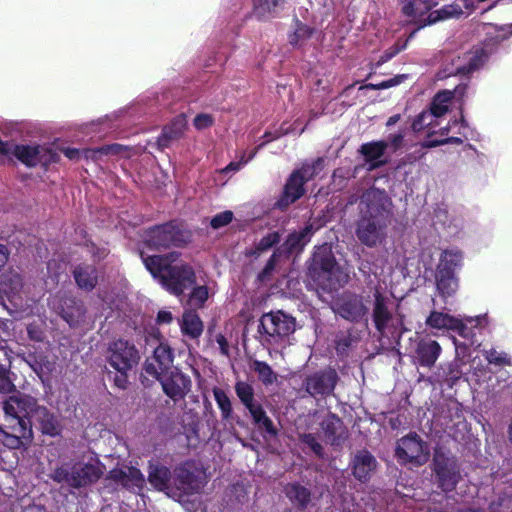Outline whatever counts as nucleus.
<instances>
[{
  "label": "nucleus",
  "mask_w": 512,
  "mask_h": 512,
  "mask_svg": "<svg viewBox=\"0 0 512 512\" xmlns=\"http://www.w3.org/2000/svg\"><path fill=\"white\" fill-rule=\"evenodd\" d=\"M12 148H13L12 142H3L0 140V158L11 157Z\"/></svg>",
  "instance_id": "obj_60"
},
{
  "label": "nucleus",
  "mask_w": 512,
  "mask_h": 512,
  "mask_svg": "<svg viewBox=\"0 0 512 512\" xmlns=\"http://www.w3.org/2000/svg\"><path fill=\"white\" fill-rule=\"evenodd\" d=\"M108 362L119 373H127L139 361V354L134 345L119 339L108 348Z\"/></svg>",
  "instance_id": "obj_10"
},
{
  "label": "nucleus",
  "mask_w": 512,
  "mask_h": 512,
  "mask_svg": "<svg viewBox=\"0 0 512 512\" xmlns=\"http://www.w3.org/2000/svg\"><path fill=\"white\" fill-rule=\"evenodd\" d=\"M253 370L258 374V378L265 385L272 384L276 381V374L273 372L272 368L265 362L258 360L254 361Z\"/></svg>",
  "instance_id": "obj_43"
},
{
  "label": "nucleus",
  "mask_w": 512,
  "mask_h": 512,
  "mask_svg": "<svg viewBox=\"0 0 512 512\" xmlns=\"http://www.w3.org/2000/svg\"><path fill=\"white\" fill-rule=\"evenodd\" d=\"M396 455L402 463L422 465L429 458V450L416 434H411L398 441Z\"/></svg>",
  "instance_id": "obj_11"
},
{
  "label": "nucleus",
  "mask_w": 512,
  "mask_h": 512,
  "mask_svg": "<svg viewBox=\"0 0 512 512\" xmlns=\"http://www.w3.org/2000/svg\"><path fill=\"white\" fill-rule=\"evenodd\" d=\"M110 478L128 489H141L144 476L139 469L129 466L116 467L110 471Z\"/></svg>",
  "instance_id": "obj_22"
},
{
  "label": "nucleus",
  "mask_w": 512,
  "mask_h": 512,
  "mask_svg": "<svg viewBox=\"0 0 512 512\" xmlns=\"http://www.w3.org/2000/svg\"><path fill=\"white\" fill-rule=\"evenodd\" d=\"M186 126L187 121L183 115L176 117L169 126L163 129L162 134L158 137V147L165 148L171 141L179 139L183 135Z\"/></svg>",
  "instance_id": "obj_29"
},
{
  "label": "nucleus",
  "mask_w": 512,
  "mask_h": 512,
  "mask_svg": "<svg viewBox=\"0 0 512 512\" xmlns=\"http://www.w3.org/2000/svg\"><path fill=\"white\" fill-rule=\"evenodd\" d=\"M64 153L69 159H77L80 155V151L74 148H67Z\"/></svg>",
  "instance_id": "obj_63"
},
{
  "label": "nucleus",
  "mask_w": 512,
  "mask_h": 512,
  "mask_svg": "<svg viewBox=\"0 0 512 512\" xmlns=\"http://www.w3.org/2000/svg\"><path fill=\"white\" fill-rule=\"evenodd\" d=\"M300 440L302 443L307 445L317 456H322V446L316 440L314 435L312 434H303L300 436Z\"/></svg>",
  "instance_id": "obj_52"
},
{
  "label": "nucleus",
  "mask_w": 512,
  "mask_h": 512,
  "mask_svg": "<svg viewBox=\"0 0 512 512\" xmlns=\"http://www.w3.org/2000/svg\"><path fill=\"white\" fill-rule=\"evenodd\" d=\"M391 205L387 194L379 189H370L363 194L361 218L356 227V236L363 245L373 248L385 243L392 215Z\"/></svg>",
  "instance_id": "obj_2"
},
{
  "label": "nucleus",
  "mask_w": 512,
  "mask_h": 512,
  "mask_svg": "<svg viewBox=\"0 0 512 512\" xmlns=\"http://www.w3.org/2000/svg\"><path fill=\"white\" fill-rule=\"evenodd\" d=\"M247 409L257 425L265 429V431L271 435L276 434V430L274 429L272 421L266 415V412L264 411L261 405L254 403L251 406L247 407Z\"/></svg>",
  "instance_id": "obj_38"
},
{
  "label": "nucleus",
  "mask_w": 512,
  "mask_h": 512,
  "mask_svg": "<svg viewBox=\"0 0 512 512\" xmlns=\"http://www.w3.org/2000/svg\"><path fill=\"white\" fill-rule=\"evenodd\" d=\"M176 241L174 227L172 225H162L157 226L149 231H147L144 235V245L145 248H143L140 251V256H142V253H144V257H150L151 255L148 254L147 250H155V251H161L162 249L168 248L171 245H173ZM171 253L163 256L159 255L162 258L169 257ZM152 256H155L154 254ZM143 258V257H141ZM144 261V259H142ZM145 264V262H143Z\"/></svg>",
  "instance_id": "obj_13"
},
{
  "label": "nucleus",
  "mask_w": 512,
  "mask_h": 512,
  "mask_svg": "<svg viewBox=\"0 0 512 512\" xmlns=\"http://www.w3.org/2000/svg\"><path fill=\"white\" fill-rule=\"evenodd\" d=\"M456 323V316L438 310H432L425 320L430 329L437 331H451Z\"/></svg>",
  "instance_id": "obj_31"
},
{
  "label": "nucleus",
  "mask_w": 512,
  "mask_h": 512,
  "mask_svg": "<svg viewBox=\"0 0 512 512\" xmlns=\"http://www.w3.org/2000/svg\"><path fill=\"white\" fill-rule=\"evenodd\" d=\"M489 52L484 48H476L465 56V63L455 68V73L468 74L479 69L487 61Z\"/></svg>",
  "instance_id": "obj_30"
},
{
  "label": "nucleus",
  "mask_w": 512,
  "mask_h": 512,
  "mask_svg": "<svg viewBox=\"0 0 512 512\" xmlns=\"http://www.w3.org/2000/svg\"><path fill=\"white\" fill-rule=\"evenodd\" d=\"M352 469L358 480L366 481L376 469V460L369 452L360 451L352 461Z\"/></svg>",
  "instance_id": "obj_26"
},
{
  "label": "nucleus",
  "mask_w": 512,
  "mask_h": 512,
  "mask_svg": "<svg viewBox=\"0 0 512 512\" xmlns=\"http://www.w3.org/2000/svg\"><path fill=\"white\" fill-rule=\"evenodd\" d=\"M408 39L402 44H395L393 47L388 49L384 55L381 56L380 63H384L388 60H390L392 57H394L396 54H398L400 51L405 49Z\"/></svg>",
  "instance_id": "obj_56"
},
{
  "label": "nucleus",
  "mask_w": 512,
  "mask_h": 512,
  "mask_svg": "<svg viewBox=\"0 0 512 512\" xmlns=\"http://www.w3.org/2000/svg\"><path fill=\"white\" fill-rule=\"evenodd\" d=\"M173 361L171 348L165 343H160L155 348L153 357L146 361L144 372L151 377L161 375V373L175 368Z\"/></svg>",
  "instance_id": "obj_18"
},
{
  "label": "nucleus",
  "mask_w": 512,
  "mask_h": 512,
  "mask_svg": "<svg viewBox=\"0 0 512 512\" xmlns=\"http://www.w3.org/2000/svg\"><path fill=\"white\" fill-rule=\"evenodd\" d=\"M434 224L447 229L449 233H454L457 230L455 219H452L445 209H437L434 214Z\"/></svg>",
  "instance_id": "obj_45"
},
{
  "label": "nucleus",
  "mask_w": 512,
  "mask_h": 512,
  "mask_svg": "<svg viewBox=\"0 0 512 512\" xmlns=\"http://www.w3.org/2000/svg\"><path fill=\"white\" fill-rule=\"evenodd\" d=\"M216 342L219 346L221 354L228 356L229 355V346H228L226 338L223 335L219 334L216 336Z\"/></svg>",
  "instance_id": "obj_59"
},
{
  "label": "nucleus",
  "mask_w": 512,
  "mask_h": 512,
  "mask_svg": "<svg viewBox=\"0 0 512 512\" xmlns=\"http://www.w3.org/2000/svg\"><path fill=\"white\" fill-rule=\"evenodd\" d=\"M103 474V467L97 460L87 463L77 462L57 467L50 478L57 483H65L71 488H81L96 482Z\"/></svg>",
  "instance_id": "obj_6"
},
{
  "label": "nucleus",
  "mask_w": 512,
  "mask_h": 512,
  "mask_svg": "<svg viewBox=\"0 0 512 512\" xmlns=\"http://www.w3.org/2000/svg\"><path fill=\"white\" fill-rule=\"evenodd\" d=\"M387 147L388 144L385 141L370 142L361 146L360 152L364 156L368 170H373L384 164L383 156Z\"/></svg>",
  "instance_id": "obj_27"
},
{
  "label": "nucleus",
  "mask_w": 512,
  "mask_h": 512,
  "mask_svg": "<svg viewBox=\"0 0 512 512\" xmlns=\"http://www.w3.org/2000/svg\"><path fill=\"white\" fill-rule=\"evenodd\" d=\"M375 305H374V322L379 331H382L386 326L389 319V311L386 306L385 297L379 292L378 289L375 290Z\"/></svg>",
  "instance_id": "obj_36"
},
{
  "label": "nucleus",
  "mask_w": 512,
  "mask_h": 512,
  "mask_svg": "<svg viewBox=\"0 0 512 512\" xmlns=\"http://www.w3.org/2000/svg\"><path fill=\"white\" fill-rule=\"evenodd\" d=\"M485 358L491 364L502 365L509 363L507 355L495 349L485 351Z\"/></svg>",
  "instance_id": "obj_51"
},
{
  "label": "nucleus",
  "mask_w": 512,
  "mask_h": 512,
  "mask_svg": "<svg viewBox=\"0 0 512 512\" xmlns=\"http://www.w3.org/2000/svg\"><path fill=\"white\" fill-rule=\"evenodd\" d=\"M122 146L119 145V144H113V145H108V146H105V147H102L101 149H99L98 151H96V153H100V154H119L121 151H122Z\"/></svg>",
  "instance_id": "obj_58"
},
{
  "label": "nucleus",
  "mask_w": 512,
  "mask_h": 512,
  "mask_svg": "<svg viewBox=\"0 0 512 512\" xmlns=\"http://www.w3.org/2000/svg\"><path fill=\"white\" fill-rule=\"evenodd\" d=\"M434 465L442 490H453L459 478V470L454 458L448 457L441 451L436 450L434 454Z\"/></svg>",
  "instance_id": "obj_16"
},
{
  "label": "nucleus",
  "mask_w": 512,
  "mask_h": 512,
  "mask_svg": "<svg viewBox=\"0 0 512 512\" xmlns=\"http://www.w3.org/2000/svg\"><path fill=\"white\" fill-rule=\"evenodd\" d=\"M437 290L443 298L453 296L458 289V279L455 274L436 273Z\"/></svg>",
  "instance_id": "obj_35"
},
{
  "label": "nucleus",
  "mask_w": 512,
  "mask_h": 512,
  "mask_svg": "<svg viewBox=\"0 0 512 512\" xmlns=\"http://www.w3.org/2000/svg\"><path fill=\"white\" fill-rule=\"evenodd\" d=\"M312 30L306 25H298L295 32L290 36V43L292 45H299L304 39L309 38Z\"/></svg>",
  "instance_id": "obj_48"
},
{
  "label": "nucleus",
  "mask_w": 512,
  "mask_h": 512,
  "mask_svg": "<svg viewBox=\"0 0 512 512\" xmlns=\"http://www.w3.org/2000/svg\"><path fill=\"white\" fill-rule=\"evenodd\" d=\"M152 377L161 383L164 393L174 401L184 398L190 390V378L178 368H173L161 373V375Z\"/></svg>",
  "instance_id": "obj_14"
},
{
  "label": "nucleus",
  "mask_w": 512,
  "mask_h": 512,
  "mask_svg": "<svg viewBox=\"0 0 512 512\" xmlns=\"http://www.w3.org/2000/svg\"><path fill=\"white\" fill-rule=\"evenodd\" d=\"M286 494L291 501L298 503L300 506H305L310 499V492L298 484L289 485L286 488Z\"/></svg>",
  "instance_id": "obj_41"
},
{
  "label": "nucleus",
  "mask_w": 512,
  "mask_h": 512,
  "mask_svg": "<svg viewBox=\"0 0 512 512\" xmlns=\"http://www.w3.org/2000/svg\"><path fill=\"white\" fill-rule=\"evenodd\" d=\"M309 274L317 286V293L324 301L326 299L320 290L327 293L336 291L346 284L349 278L348 274L336 263L329 244L317 247L309 268Z\"/></svg>",
  "instance_id": "obj_4"
},
{
  "label": "nucleus",
  "mask_w": 512,
  "mask_h": 512,
  "mask_svg": "<svg viewBox=\"0 0 512 512\" xmlns=\"http://www.w3.org/2000/svg\"><path fill=\"white\" fill-rule=\"evenodd\" d=\"M230 499L232 506L243 505L248 500V492L244 485L236 484L230 490Z\"/></svg>",
  "instance_id": "obj_46"
},
{
  "label": "nucleus",
  "mask_w": 512,
  "mask_h": 512,
  "mask_svg": "<svg viewBox=\"0 0 512 512\" xmlns=\"http://www.w3.org/2000/svg\"><path fill=\"white\" fill-rule=\"evenodd\" d=\"M23 288L21 276L14 271L3 274L0 278V294L7 296L8 299L14 298Z\"/></svg>",
  "instance_id": "obj_32"
},
{
  "label": "nucleus",
  "mask_w": 512,
  "mask_h": 512,
  "mask_svg": "<svg viewBox=\"0 0 512 512\" xmlns=\"http://www.w3.org/2000/svg\"><path fill=\"white\" fill-rule=\"evenodd\" d=\"M448 143L461 144L462 139L459 137H450V138H446L443 140H427L424 142L423 146L431 148V147H436V146H440V145H444V144H448Z\"/></svg>",
  "instance_id": "obj_55"
},
{
  "label": "nucleus",
  "mask_w": 512,
  "mask_h": 512,
  "mask_svg": "<svg viewBox=\"0 0 512 512\" xmlns=\"http://www.w3.org/2000/svg\"><path fill=\"white\" fill-rule=\"evenodd\" d=\"M441 346L435 340H422L416 349V358L419 365L432 367L441 354Z\"/></svg>",
  "instance_id": "obj_25"
},
{
  "label": "nucleus",
  "mask_w": 512,
  "mask_h": 512,
  "mask_svg": "<svg viewBox=\"0 0 512 512\" xmlns=\"http://www.w3.org/2000/svg\"><path fill=\"white\" fill-rule=\"evenodd\" d=\"M438 118L435 113L430 109L422 111L412 123V128L415 132H420L425 129H431L438 125Z\"/></svg>",
  "instance_id": "obj_39"
},
{
  "label": "nucleus",
  "mask_w": 512,
  "mask_h": 512,
  "mask_svg": "<svg viewBox=\"0 0 512 512\" xmlns=\"http://www.w3.org/2000/svg\"><path fill=\"white\" fill-rule=\"evenodd\" d=\"M406 75L402 74V75H397L391 79H388V80H385V81H382L380 83H377V84H368L366 86H364L363 88H370V89H373V90H382V89H387V88H390V87H393V86H396L398 84H400L404 79H406Z\"/></svg>",
  "instance_id": "obj_47"
},
{
  "label": "nucleus",
  "mask_w": 512,
  "mask_h": 512,
  "mask_svg": "<svg viewBox=\"0 0 512 512\" xmlns=\"http://www.w3.org/2000/svg\"><path fill=\"white\" fill-rule=\"evenodd\" d=\"M402 3V12L403 14L410 19L411 22L418 24L420 28L425 27L426 25H431L432 23H428L429 15L427 18H424V15L433 7H435L438 2L436 0H400Z\"/></svg>",
  "instance_id": "obj_19"
},
{
  "label": "nucleus",
  "mask_w": 512,
  "mask_h": 512,
  "mask_svg": "<svg viewBox=\"0 0 512 512\" xmlns=\"http://www.w3.org/2000/svg\"><path fill=\"white\" fill-rule=\"evenodd\" d=\"M295 328V319L282 311L269 312L260 318L261 341L269 345L281 343Z\"/></svg>",
  "instance_id": "obj_7"
},
{
  "label": "nucleus",
  "mask_w": 512,
  "mask_h": 512,
  "mask_svg": "<svg viewBox=\"0 0 512 512\" xmlns=\"http://www.w3.org/2000/svg\"><path fill=\"white\" fill-rule=\"evenodd\" d=\"M75 312H76V315H74V313H68V312H64L63 313V318L64 320L70 325V326H74L76 324L79 323L80 321V318L82 317V309L80 306H77L75 308Z\"/></svg>",
  "instance_id": "obj_57"
},
{
  "label": "nucleus",
  "mask_w": 512,
  "mask_h": 512,
  "mask_svg": "<svg viewBox=\"0 0 512 512\" xmlns=\"http://www.w3.org/2000/svg\"><path fill=\"white\" fill-rule=\"evenodd\" d=\"M13 387L14 385L8 378L6 370L0 365V392H10Z\"/></svg>",
  "instance_id": "obj_54"
},
{
  "label": "nucleus",
  "mask_w": 512,
  "mask_h": 512,
  "mask_svg": "<svg viewBox=\"0 0 512 512\" xmlns=\"http://www.w3.org/2000/svg\"><path fill=\"white\" fill-rule=\"evenodd\" d=\"M181 331L192 339L198 338L203 332V323L198 314L192 310H186L181 321Z\"/></svg>",
  "instance_id": "obj_33"
},
{
  "label": "nucleus",
  "mask_w": 512,
  "mask_h": 512,
  "mask_svg": "<svg viewBox=\"0 0 512 512\" xmlns=\"http://www.w3.org/2000/svg\"><path fill=\"white\" fill-rule=\"evenodd\" d=\"M214 123V119L210 114H198L193 121V124L196 129L203 130L210 126H212Z\"/></svg>",
  "instance_id": "obj_53"
},
{
  "label": "nucleus",
  "mask_w": 512,
  "mask_h": 512,
  "mask_svg": "<svg viewBox=\"0 0 512 512\" xmlns=\"http://www.w3.org/2000/svg\"><path fill=\"white\" fill-rule=\"evenodd\" d=\"M477 0H455L453 4L446 5L438 10L429 13L428 23H436L440 20L459 17L465 13L469 14L475 8Z\"/></svg>",
  "instance_id": "obj_21"
},
{
  "label": "nucleus",
  "mask_w": 512,
  "mask_h": 512,
  "mask_svg": "<svg viewBox=\"0 0 512 512\" xmlns=\"http://www.w3.org/2000/svg\"><path fill=\"white\" fill-rule=\"evenodd\" d=\"M27 166L48 164L56 161V154L46 145H16L13 143L11 156Z\"/></svg>",
  "instance_id": "obj_12"
},
{
  "label": "nucleus",
  "mask_w": 512,
  "mask_h": 512,
  "mask_svg": "<svg viewBox=\"0 0 512 512\" xmlns=\"http://www.w3.org/2000/svg\"><path fill=\"white\" fill-rule=\"evenodd\" d=\"M190 468L189 463L176 468L172 486L169 469L159 464H150L148 479L157 490L164 491L168 496L181 502L184 496L197 493L203 486L202 480L198 479Z\"/></svg>",
  "instance_id": "obj_3"
},
{
  "label": "nucleus",
  "mask_w": 512,
  "mask_h": 512,
  "mask_svg": "<svg viewBox=\"0 0 512 512\" xmlns=\"http://www.w3.org/2000/svg\"><path fill=\"white\" fill-rule=\"evenodd\" d=\"M322 167L323 161L317 160L314 164L305 165L294 172L286 183L283 196L278 201V206L284 208L299 199L304 193L303 184L318 173Z\"/></svg>",
  "instance_id": "obj_9"
},
{
  "label": "nucleus",
  "mask_w": 512,
  "mask_h": 512,
  "mask_svg": "<svg viewBox=\"0 0 512 512\" xmlns=\"http://www.w3.org/2000/svg\"><path fill=\"white\" fill-rule=\"evenodd\" d=\"M403 141V135L401 133H397L394 135H390L388 138V145H391L394 149H397Z\"/></svg>",
  "instance_id": "obj_62"
},
{
  "label": "nucleus",
  "mask_w": 512,
  "mask_h": 512,
  "mask_svg": "<svg viewBox=\"0 0 512 512\" xmlns=\"http://www.w3.org/2000/svg\"><path fill=\"white\" fill-rule=\"evenodd\" d=\"M312 234V225H306L300 231L289 234L284 244L272 255L266 264L263 274H269L274 269L275 261L282 253L292 254L301 252L304 246L309 242Z\"/></svg>",
  "instance_id": "obj_15"
},
{
  "label": "nucleus",
  "mask_w": 512,
  "mask_h": 512,
  "mask_svg": "<svg viewBox=\"0 0 512 512\" xmlns=\"http://www.w3.org/2000/svg\"><path fill=\"white\" fill-rule=\"evenodd\" d=\"M280 241V235L277 232L269 233L264 236L257 245V250L259 252L266 251L271 248L273 245Z\"/></svg>",
  "instance_id": "obj_50"
},
{
  "label": "nucleus",
  "mask_w": 512,
  "mask_h": 512,
  "mask_svg": "<svg viewBox=\"0 0 512 512\" xmlns=\"http://www.w3.org/2000/svg\"><path fill=\"white\" fill-rule=\"evenodd\" d=\"M142 257L146 269L171 294L180 296L186 290L192 289L188 300V304L192 307H201L208 299L207 287H193L195 284L193 269L188 265L173 264L178 258L176 252H171L165 259L160 256L145 258L144 253H142Z\"/></svg>",
  "instance_id": "obj_1"
},
{
  "label": "nucleus",
  "mask_w": 512,
  "mask_h": 512,
  "mask_svg": "<svg viewBox=\"0 0 512 512\" xmlns=\"http://www.w3.org/2000/svg\"><path fill=\"white\" fill-rule=\"evenodd\" d=\"M463 263V254L460 250L451 248L444 250L439 258L436 273L455 274Z\"/></svg>",
  "instance_id": "obj_28"
},
{
  "label": "nucleus",
  "mask_w": 512,
  "mask_h": 512,
  "mask_svg": "<svg viewBox=\"0 0 512 512\" xmlns=\"http://www.w3.org/2000/svg\"><path fill=\"white\" fill-rule=\"evenodd\" d=\"M465 86H458L453 91L443 90L438 92L430 105V110L436 114V116L442 117L449 109V105L452 99H460L464 96Z\"/></svg>",
  "instance_id": "obj_24"
},
{
  "label": "nucleus",
  "mask_w": 512,
  "mask_h": 512,
  "mask_svg": "<svg viewBox=\"0 0 512 512\" xmlns=\"http://www.w3.org/2000/svg\"><path fill=\"white\" fill-rule=\"evenodd\" d=\"M74 278L81 289L92 290L97 283V274L94 267L79 266L74 271Z\"/></svg>",
  "instance_id": "obj_34"
},
{
  "label": "nucleus",
  "mask_w": 512,
  "mask_h": 512,
  "mask_svg": "<svg viewBox=\"0 0 512 512\" xmlns=\"http://www.w3.org/2000/svg\"><path fill=\"white\" fill-rule=\"evenodd\" d=\"M337 374L334 370L328 369L314 373L306 379V391L312 395H328L335 387Z\"/></svg>",
  "instance_id": "obj_20"
},
{
  "label": "nucleus",
  "mask_w": 512,
  "mask_h": 512,
  "mask_svg": "<svg viewBox=\"0 0 512 512\" xmlns=\"http://www.w3.org/2000/svg\"><path fill=\"white\" fill-rule=\"evenodd\" d=\"M263 137L265 138V141L262 144H260L258 148H256L255 150L249 152L248 155H247L246 152H243L242 155L240 156V159L238 161L229 163L225 168H223L221 170V173L229 174V173H235V172L239 171L250 160H252L254 158V156L257 153V150L260 147H262L265 143H268V142L272 141L273 139L277 138L278 135H272L271 133L266 132Z\"/></svg>",
  "instance_id": "obj_37"
},
{
  "label": "nucleus",
  "mask_w": 512,
  "mask_h": 512,
  "mask_svg": "<svg viewBox=\"0 0 512 512\" xmlns=\"http://www.w3.org/2000/svg\"><path fill=\"white\" fill-rule=\"evenodd\" d=\"M235 392L246 408L254 404V389L250 384L238 381L235 384Z\"/></svg>",
  "instance_id": "obj_44"
},
{
  "label": "nucleus",
  "mask_w": 512,
  "mask_h": 512,
  "mask_svg": "<svg viewBox=\"0 0 512 512\" xmlns=\"http://www.w3.org/2000/svg\"><path fill=\"white\" fill-rule=\"evenodd\" d=\"M33 402L27 398L10 396L3 403L5 414V424L0 426V431L4 435L3 443L10 449H17L22 445V439L31 435V428L28 421L23 418L19 407H29Z\"/></svg>",
  "instance_id": "obj_5"
},
{
  "label": "nucleus",
  "mask_w": 512,
  "mask_h": 512,
  "mask_svg": "<svg viewBox=\"0 0 512 512\" xmlns=\"http://www.w3.org/2000/svg\"><path fill=\"white\" fill-rule=\"evenodd\" d=\"M115 383L118 387L124 388L127 383L126 373H120V375L115 378Z\"/></svg>",
  "instance_id": "obj_64"
},
{
  "label": "nucleus",
  "mask_w": 512,
  "mask_h": 512,
  "mask_svg": "<svg viewBox=\"0 0 512 512\" xmlns=\"http://www.w3.org/2000/svg\"><path fill=\"white\" fill-rule=\"evenodd\" d=\"M283 0H254V12L260 18H267Z\"/></svg>",
  "instance_id": "obj_42"
},
{
  "label": "nucleus",
  "mask_w": 512,
  "mask_h": 512,
  "mask_svg": "<svg viewBox=\"0 0 512 512\" xmlns=\"http://www.w3.org/2000/svg\"><path fill=\"white\" fill-rule=\"evenodd\" d=\"M456 322L457 323L453 325L451 331L458 333L459 336L465 339H472L474 336V329H483L487 327L490 323V320L487 314H481L475 317L456 316Z\"/></svg>",
  "instance_id": "obj_23"
},
{
  "label": "nucleus",
  "mask_w": 512,
  "mask_h": 512,
  "mask_svg": "<svg viewBox=\"0 0 512 512\" xmlns=\"http://www.w3.org/2000/svg\"><path fill=\"white\" fill-rule=\"evenodd\" d=\"M213 395L218 408L221 411L222 418L224 420H229L232 416V404L230 398L225 391L217 387L213 389Z\"/></svg>",
  "instance_id": "obj_40"
},
{
  "label": "nucleus",
  "mask_w": 512,
  "mask_h": 512,
  "mask_svg": "<svg viewBox=\"0 0 512 512\" xmlns=\"http://www.w3.org/2000/svg\"><path fill=\"white\" fill-rule=\"evenodd\" d=\"M333 310L341 317L357 321L367 313V306L359 295L345 293L333 304Z\"/></svg>",
  "instance_id": "obj_17"
},
{
  "label": "nucleus",
  "mask_w": 512,
  "mask_h": 512,
  "mask_svg": "<svg viewBox=\"0 0 512 512\" xmlns=\"http://www.w3.org/2000/svg\"><path fill=\"white\" fill-rule=\"evenodd\" d=\"M232 219L233 213L231 211H224L215 215L211 219L210 224L214 229H219L221 227L228 225L232 221Z\"/></svg>",
  "instance_id": "obj_49"
},
{
  "label": "nucleus",
  "mask_w": 512,
  "mask_h": 512,
  "mask_svg": "<svg viewBox=\"0 0 512 512\" xmlns=\"http://www.w3.org/2000/svg\"><path fill=\"white\" fill-rule=\"evenodd\" d=\"M172 319H173V316H172L171 312L166 311V310H161L158 312V315H157L158 323L168 324L172 321Z\"/></svg>",
  "instance_id": "obj_61"
},
{
  "label": "nucleus",
  "mask_w": 512,
  "mask_h": 512,
  "mask_svg": "<svg viewBox=\"0 0 512 512\" xmlns=\"http://www.w3.org/2000/svg\"><path fill=\"white\" fill-rule=\"evenodd\" d=\"M12 397L27 398L33 402V404L29 405V407L20 406L18 408L23 418L28 421V426L30 428L31 425L38 424L44 434L56 436L60 433V425L58 420L52 414H50L45 407L38 406L36 400L33 397L21 393L13 395Z\"/></svg>",
  "instance_id": "obj_8"
}]
</instances>
